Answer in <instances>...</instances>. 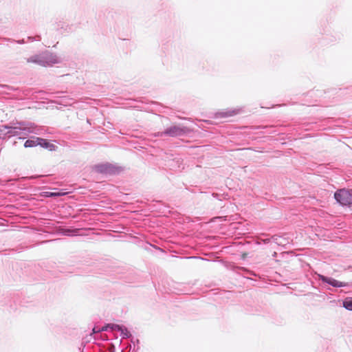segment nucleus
Segmentation results:
<instances>
[{
  "mask_svg": "<svg viewBox=\"0 0 352 352\" xmlns=\"http://www.w3.org/2000/svg\"><path fill=\"white\" fill-rule=\"evenodd\" d=\"M38 140H39V138L38 137L28 140L25 141L24 146L26 148L36 146L39 144V141Z\"/></svg>",
  "mask_w": 352,
  "mask_h": 352,
  "instance_id": "7",
  "label": "nucleus"
},
{
  "mask_svg": "<svg viewBox=\"0 0 352 352\" xmlns=\"http://www.w3.org/2000/svg\"><path fill=\"white\" fill-rule=\"evenodd\" d=\"M245 244L241 241L232 240V241H222L221 240V252L228 253L230 254H238L243 252Z\"/></svg>",
  "mask_w": 352,
  "mask_h": 352,
  "instance_id": "1",
  "label": "nucleus"
},
{
  "mask_svg": "<svg viewBox=\"0 0 352 352\" xmlns=\"http://www.w3.org/2000/svg\"><path fill=\"white\" fill-rule=\"evenodd\" d=\"M188 131V129L186 127H183L181 126H172L164 132V134L170 135V136H179L186 133Z\"/></svg>",
  "mask_w": 352,
  "mask_h": 352,
  "instance_id": "4",
  "label": "nucleus"
},
{
  "mask_svg": "<svg viewBox=\"0 0 352 352\" xmlns=\"http://www.w3.org/2000/svg\"><path fill=\"white\" fill-rule=\"evenodd\" d=\"M110 328L112 329L113 330H121V327L119 326L118 324H111Z\"/></svg>",
  "mask_w": 352,
  "mask_h": 352,
  "instance_id": "10",
  "label": "nucleus"
},
{
  "mask_svg": "<svg viewBox=\"0 0 352 352\" xmlns=\"http://www.w3.org/2000/svg\"><path fill=\"white\" fill-rule=\"evenodd\" d=\"M38 140L39 141V146H41L43 148H47L50 151H55L57 148V146L55 144L49 142L47 140L39 138V140Z\"/></svg>",
  "mask_w": 352,
  "mask_h": 352,
  "instance_id": "5",
  "label": "nucleus"
},
{
  "mask_svg": "<svg viewBox=\"0 0 352 352\" xmlns=\"http://www.w3.org/2000/svg\"><path fill=\"white\" fill-rule=\"evenodd\" d=\"M318 278L319 280H320L322 282L327 283L334 287H344L349 286L348 283L341 282L333 278L327 277L324 275L318 274Z\"/></svg>",
  "mask_w": 352,
  "mask_h": 352,
  "instance_id": "3",
  "label": "nucleus"
},
{
  "mask_svg": "<svg viewBox=\"0 0 352 352\" xmlns=\"http://www.w3.org/2000/svg\"><path fill=\"white\" fill-rule=\"evenodd\" d=\"M272 239H273L274 240H276V239H277V238L276 237V236H272Z\"/></svg>",
  "mask_w": 352,
  "mask_h": 352,
  "instance_id": "15",
  "label": "nucleus"
},
{
  "mask_svg": "<svg viewBox=\"0 0 352 352\" xmlns=\"http://www.w3.org/2000/svg\"><path fill=\"white\" fill-rule=\"evenodd\" d=\"M240 111H241V109H236V108L226 109L221 110V118L232 117L233 116H235V115L239 113Z\"/></svg>",
  "mask_w": 352,
  "mask_h": 352,
  "instance_id": "6",
  "label": "nucleus"
},
{
  "mask_svg": "<svg viewBox=\"0 0 352 352\" xmlns=\"http://www.w3.org/2000/svg\"><path fill=\"white\" fill-rule=\"evenodd\" d=\"M263 241H264L265 243H268L270 241V239H266Z\"/></svg>",
  "mask_w": 352,
  "mask_h": 352,
  "instance_id": "14",
  "label": "nucleus"
},
{
  "mask_svg": "<svg viewBox=\"0 0 352 352\" xmlns=\"http://www.w3.org/2000/svg\"><path fill=\"white\" fill-rule=\"evenodd\" d=\"M334 198L342 206L352 204V190L340 189L334 194Z\"/></svg>",
  "mask_w": 352,
  "mask_h": 352,
  "instance_id": "2",
  "label": "nucleus"
},
{
  "mask_svg": "<svg viewBox=\"0 0 352 352\" xmlns=\"http://www.w3.org/2000/svg\"><path fill=\"white\" fill-rule=\"evenodd\" d=\"M110 326H111V324H107V325H106V326H104V327H102V329H101V330H100V331H107V329H108L109 328H110Z\"/></svg>",
  "mask_w": 352,
  "mask_h": 352,
  "instance_id": "12",
  "label": "nucleus"
},
{
  "mask_svg": "<svg viewBox=\"0 0 352 352\" xmlns=\"http://www.w3.org/2000/svg\"><path fill=\"white\" fill-rule=\"evenodd\" d=\"M342 305L346 309L352 311V298H346L342 302Z\"/></svg>",
  "mask_w": 352,
  "mask_h": 352,
  "instance_id": "8",
  "label": "nucleus"
},
{
  "mask_svg": "<svg viewBox=\"0 0 352 352\" xmlns=\"http://www.w3.org/2000/svg\"><path fill=\"white\" fill-rule=\"evenodd\" d=\"M28 62L38 63L39 65H43V61L40 59V58L38 56H32V57L28 58Z\"/></svg>",
  "mask_w": 352,
  "mask_h": 352,
  "instance_id": "9",
  "label": "nucleus"
},
{
  "mask_svg": "<svg viewBox=\"0 0 352 352\" xmlns=\"http://www.w3.org/2000/svg\"><path fill=\"white\" fill-rule=\"evenodd\" d=\"M221 222L223 221H226L227 220V217L221 216Z\"/></svg>",
  "mask_w": 352,
  "mask_h": 352,
  "instance_id": "13",
  "label": "nucleus"
},
{
  "mask_svg": "<svg viewBox=\"0 0 352 352\" xmlns=\"http://www.w3.org/2000/svg\"><path fill=\"white\" fill-rule=\"evenodd\" d=\"M62 195H63V194L60 193V192H50L48 196H50V197H58V196H60Z\"/></svg>",
  "mask_w": 352,
  "mask_h": 352,
  "instance_id": "11",
  "label": "nucleus"
}]
</instances>
